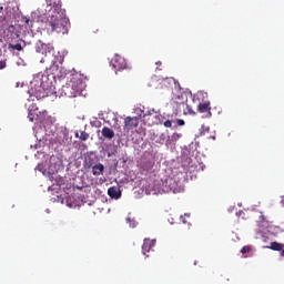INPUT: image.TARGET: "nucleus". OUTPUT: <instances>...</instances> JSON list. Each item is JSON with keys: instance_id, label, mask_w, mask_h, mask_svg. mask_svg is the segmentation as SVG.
I'll return each instance as SVG.
<instances>
[{"instance_id": "nucleus-29", "label": "nucleus", "mask_w": 284, "mask_h": 284, "mask_svg": "<svg viewBox=\"0 0 284 284\" xmlns=\"http://www.w3.org/2000/svg\"><path fill=\"white\" fill-rule=\"evenodd\" d=\"M155 65H161V61L155 62Z\"/></svg>"}, {"instance_id": "nucleus-6", "label": "nucleus", "mask_w": 284, "mask_h": 284, "mask_svg": "<svg viewBox=\"0 0 284 284\" xmlns=\"http://www.w3.org/2000/svg\"><path fill=\"white\" fill-rule=\"evenodd\" d=\"M53 50L54 47L52 44H45L41 40L36 43V52L39 54H44L45 59L48 55L50 57L52 54Z\"/></svg>"}, {"instance_id": "nucleus-3", "label": "nucleus", "mask_w": 284, "mask_h": 284, "mask_svg": "<svg viewBox=\"0 0 284 284\" xmlns=\"http://www.w3.org/2000/svg\"><path fill=\"white\" fill-rule=\"evenodd\" d=\"M65 55L61 51H51V54L45 58V61L51 63L52 70H59V65L63 63Z\"/></svg>"}, {"instance_id": "nucleus-28", "label": "nucleus", "mask_w": 284, "mask_h": 284, "mask_svg": "<svg viewBox=\"0 0 284 284\" xmlns=\"http://www.w3.org/2000/svg\"><path fill=\"white\" fill-rule=\"evenodd\" d=\"M180 219H181L182 223H184V224L187 223V221H185L184 216H181Z\"/></svg>"}, {"instance_id": "nucleus-11", "label": "nucleus", "mask_w": 284, "mask_h": 284, "mask_svg": "<svg viewBox=\"0 0 284 284\" xmlns=\"http://www.w3.org/2000/svg\"><path fill=\"white\" fill-rule=\"evenodd\" d=\"M40 89L44 92L52 89V81L48 78V75H42Z\"/></svg>"}, {"instance_id": "nucleus-27", "label": "nucleus", "mask_w": 284, "mask_h": 284, "mask_svg": "<svg viewBox=\"0 0 284 284\" xmlns=\"http://www.w3.org/2000/svg\"><path fill=\"white\" fill-rule=\"evenodd\" d=\"M29 121H34V115L29 113Z\"/></svg>"}, {"instance_id": "nucleus-23", "label": "nucleus", "mask_w": 284, "mask_h": 284, "mask_svg": "<svg viewBox=\"0 0 284 284\" xmlns=\"http://www.w3.org/2000/svg\"><path fill=\"white\" fill-rule=\"evenodd\" d=\"M247 252H250V246H243V248L241 250V254H247Z\"/></svg>"}, {"instance_id": "nucleus-7", "label": "nucleus", "mask_w": 284, "mask_h": 284, "mask_svg": "<svg viewBox=\"0 0 284 284\" xmlns=\"http://www.w3.org/2000/svg\"><path fill=\"white\" fill-rule=\"evenodd\" d=\"M4 37L6 40L9 41V43H12V41H17L19 37H21L19 29L16 26H9L7 30H4Z\"/></svg>"}, {"instance_id": "nucleus-24", "label": "nucleus", "mask_w": 284, "mask_h": 284, "mask_svg": "<svg viewBox=\"0 0 284 284\" xmlns=\"http://www.w3.org/2000/svg\"><path fill=\"white\" fill-rule=\"evenodd\" d=\"M164 128H172V120H166L164 122Z\"/></svg>"}, {"instance_id": "nucleus-16", "label": "nucleus", "mask_w": 284, "mask_h": 284, "mask_svg": "<svg viewBox=\"0 0 284 284\" xmlns=\"http://www.w3.org/2000/svg\"><path fill=\"white\" fill-rule=\"evenodd\" d=\"M172 83H174V79L173 78H166L160 81L159 85L160 88H172Z\"/></svg>"}, {"instance_id": "nucleus-14", "label": "nucleus", "mask_w": 284, "mask_h": 284, "mask_svg": "<svg viewBox=\"0 0 284 284\" xmlns=\"http://www.w3.org/2000/svg\"><path fill=\"white\" fill-rule=\"evenodd\" d=\"M108 195L110 199H121V190H119L116 186H111L108 189Z\"/></svg>"}, {"instance_id": "nucleus-18", "label": "nucleus", "mask_w": 284, "mask_h": 284, "mask_svg": "<svg viewBox=\"0 0 284 284\" xmlns=\"http://www.w3.org/2000/svg\"><path fill=\"white\" fill-rule=\"evenodd\" d=\"M75 138L80 139V141H88V139H90V134L85 131H82L81 134L79 135V132H77Z\"/></svg>"}, {"instance_id": "nucleus-17", "label": "nucleus", "mask_w": 284, "mask_h": 284, "mask_svg": "<svg viewBox=\"0 0 284 284\" xmlns=\"http://www.w3.org/2000/svg\"><path fill=\"white\" fill-rule=\"evenodd\" d=\"M154 246V242L151 240H144V243L142 245V252L143 254H145L146 252H150V250H152V247Z\"/></svg>"}, {"instance_id": "nucleus-19", "label": "nucleus", "mask_w": 284, "mask_h": 284, "mask_svg": "<svg viewBox=\"0 0 284 284\" xmlns=\"http://www.w3.org/2000/svg\"><path fill=\"white\" fill-rule=\"evenodd\" d=\"M205 97H207V93L204 92H197L194 97H193V101H201V99H205Z\"/></svg>"}, {"instance_id": "nucleus-31", "label": "nucleus", "mask_w": 284, "mask_h": 284, "mask_svg": "<svg viewBox=\"0 0 284 284\" xmlns=\"http://www.w3.org/2000/svg\"><path fill=\"white\" fill-rule=\"evenodd\" d=\"M184 216H187V217H190V214L185 213V214H184Z\"/></svg>"}, {"instance_id": "nucleus-25", "label": "nucleus", "mask_w": 284, "mask_h": 284, "mask_svg": "<svg viewBox=\"0 0 284 284\" xmlns=\"http://www.w3.org/2000/svg\"><path fill=\"white\" fill-rule=\"evenodd\" d=\"M176 123H178V125H180V126L185 125V121H184V120H181V119H178V120H176Z\"/></svg>"}, {"instance_id": "nucleus-12", "label": "nucleus", "mask_w": 284, "mask_h": 284, "mask_svg": "<svg viewBox=\"0 0 284 284\" xmlns=\"http://www.w3.org/2000/svg\"><path fill=\"white\" fill-rule=\"evenodd\" d=\"M187 103V94L179 93L173 98V105H181Z\"/></svg>"}, {"instance_id": "nucleus-30", "label": "nucleus", "mask_w": 284, "mask_h": 284, "mask_svg": "<svg viewBox=\"0 0 284 284\" xmlns=\"http://www.w3.org/2000/svg\"><path fill=\"white\" fill-rule=\"evenodd\" d=\"M43 97H48V92H47L45 94H42V98H43Z\"/></svg>"}, {"instance_id": "nucleus-5", "label": "nucleus", "mask_w": 284, "mask_h": 284, "mask_svg": "<svg viewBox=\"0 0 284 284\" xmlns=\"http://www.w3.org/2000/svg\"><path fill=\"white\" fill-rule=\"evenodd\" d=\"M111 68H113L116 74L118 72H121V70H128V62L125 61V58L121 55H115L111 60Z\"/></svg>"}, {"instance_id": "nucleus-13", "label": "nucleus", "mask_w": 284, "mask_h": 284, "mask_svg": "<svg viewBox=\"0 0 284 284\" xmlns=\"http://www.w3.org/2000/svg\"><path fill=\"white\" fill-rule=\"evenodd\" d=\"M93 176H101L105 170L102 163H97L91 168Z\"/></svg>"}, {"instance_id": "nucleus-26", "label": "nucleus", "mask_w": 284, "mask_h": 284, "mask_svg": "<svg viewBox=\"0 0 284 284\" xmlns=\"http://www.w3.org/2000/svg\"><path fill=\"white\" fill-rule=\"evenodd\" d=\"M6 68V61H0V70H4Z\"/></svg>"}, {"instance_id": "nucleus-21", "label": "nucleus", "mask_w": 284, "mask_h": 284, "mask_svg": "<svg viewBox=\"0 0 284 284\" xmlns=\"http://www.w3.org/2000/svg\"><path fill=\"white\" fill-rule=\"evenodd\" d=\"M207 132H210V126L202 125L200 134L205 136V134H207Z\"/></svg>"}, {"instance_id": "nucleus-10", "label": "nucleus", "mask_w": 284, "mask_h": 284, "mask_svg": "<svg viewBox=\"0 0 284 284\" xmlns=\"http://www.w3.org/2000/svg\"><path fill=\"white\" fill-rule=\"evenodd\" d=\"M165 186L162 189V192H173L176 193V181L174 179H168L164 182Z\"/></svg>"}, {"instance_id": "nucleus-22", "label": "nucleus", "mask_w": 284, "mask_h": 284, "mask_svg": "<svg viewBox=\"0 0 284 284\" xmlns=\"http://www.w3.org/2000/svg\"><path fill=\"white\" fill-rule=\"evenodd\" d=\"M24 23H27V26H29V28H32L33 21L30 20V18H24Z\"/></svg>"}, {"instance_id": "nucleus-1", "label": "nucleus", "mask_w": 284, "mask_h": 284, "mask_svg": "<svg viewBox=\"0 0 284 284\" xmlns=\"http://www.w3.org/2000/svg\"><path fill=\"white\" fill-rule=\"evenodd\" d=\"M45 28L49 34H68V18L61 9V1L47 0L45 7Z\"/></svg>"}, {"instance_id": "nucleus-8", "label": "nucleus", "mask_w": 284, "mask_h": 284, "mask_svg": "<svg viewBox=\"0 0 284 284\" xmlns=\"http://www.w3.org/2000/svg\"><path fill=\"white\" fill-rule=\"evenodd\" d=\"M197 112H200V114H205L206 119H210V116H212V106H210V101L202 100V102H199Z\"/></svg>"}, {"instance_id": "nucleus-15", "label": "nucleus", "mask_w": 284, "mask_h": 284, "mask_svg": "<svg viewBox=\"0 0 284 284\" xmlns=\"http://www.w3.org/2000/svg\"><path fill=\"white\" fill-rule=\"evenodd\" d=\"M102 136H104V139L112 140V139H114V131L108 126H103L102 128Z\"/></svg>"}, {"instance_id": "nucleus-2", "label": "nucleus", "mask_w": 284, "mask_h": 284, "mask_svg": "<svg viewBox=\"0 0 284 284\" xmlns=\"http://www.w3.org/2000/svg\"><path fill=\"white\" fill-rule=\"evenodd\" d=\"M85 90V83L81 74H74L71 77L70 81L62 87L61 92L68 99H75V97H81Z\"/></svg>"}, {"instance_id": "nucleus-20", "label": "nucleus", "mask_w": 284, "mask_h": 284, "mask_svg": "<svg viewBox=\"0 0 284 284\" xmlns=\"http://www.w3.org/2000/svg\"><path fill=\"white\" fill-rule=\"evenodd\" d=\"M9 48L11 50H18V52H21V50H23V47H21V43H16V44L9 43Z\"/></svg>"}, {"instance_id": "nucleus-4", "label": "nucleus", "mask_w": 284, "mask_h": 284, "mask_svg": "<svg viewBox=\"0 0 284 284\" xmlns=\"http://www.w3.org/2000/svg\"><path fill=\"white\" fill-rule=\"evenodd\" d=\"M173 114L174 116H179V114H184L185 116H187V114L190 115H194L196 114L194 112V109H192V106L190 104H187V102H184L182 104H178V105H173Z\"/></svg>"}, {"instance_id": "nucleus-9", "label": "nucleus", "mask_w": 284, "mask_h": 284, "mask_svg": "<svg viewBox=\"0 0 284 284\" xmlns=\"http://www.w3.org/2000/svg\"><path fill=\"white\" fill-rule=\"evenodd\" d=\"M124 128L126 130H134V128H139V118L134 116H128L124 120Z\"/></svg>"}]
</instances>
